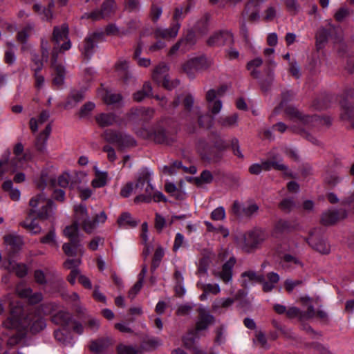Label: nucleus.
I'll list each match as a JSON object with an SVG mask.
<instances>
[{
	"label": "nucleus",
	"instance_id": "1",
	"mask_svg": "<svg viewBox=\"0 0 354 354\" xmlns=\"http://www.w3.org/2000/svg\"><path fill=\"white\" fill-rule=\"evenodd\" d=\"M29 206L30 216L35 215L41 221L55 218L56 205L51 199L46 198L43 194L32 197L29 201Z\"/></svg>",
	"mask_w": 354,
	"mask_h": 354
},
{
	"label": "nucleus",
	"instance_id": "2",
	"mask_svg": "<svg viewBox=\"0 0 354 354\" xmlns=\"http://www.w3.org/2000/svg\"><path fill=\"white\" fill-rule=\"evenodd\" d=\"M150 173L146 169L140 172L135 185V189L142 190L145 188V194L137 196L134 199L135 203H149L151 201L153 193V187L150 183Z\"/></svg>",
	"mask_w": 354,
	"mask_h": 354
},
{
	"label": "nucleus",
	"instance_id": "3",
	"mask_svg": "<svg viewBox=\"0 0 354 354\" xmlns=\"http://www.w3.org/2000/svg\"><path fill=\"white\" fill-rule=\"evenodd\" d=\"M212 62L205 57H199L190 59L183 65V71L190 78L193 79L196 73L202 70H205L211 66Z\"/></svg>",
	"mask_w": 354,
	"mask_h": 354
},
{
	"label": "nucleus",
	"instance_id": "4",
	"mask_svg": "<svg viewBox=\"0 0 354 354\" xmlns=\"http://www.w3.org/2000/svg\"><path fill=\"white\" fill-rule=\"evenodd\" d=\"M69 28L66 24H63L60 26H55L53 28L52 41L54 43V47L57 48V52L59 46V43L64 41L60 46V50H68L71 47V41L68 39ZM54 48H53V50Z\"/></svg>",
	"mask_w": 354,
	"mask_h": 354
},
{
	"label": "nucleus",
	"instance_id": "5",
	"mask_svg": "<svg viewBox=\"0 0 354 354\" xmlns=\"http://www.w3.org/2000/svg\"><path fill=\"white\" fill-rule=\"evenodd\" d=\"M233 35L227 30H218L212 34L207 39V44L211 47H220L234 44Z\"/></svg>",
	"mask_w": 354,
	"mask_h": 354
},
{
	"label": "nucleus",
	"instance_id": "6",
	"mask_svg": "<svg viewBox=\"0 0 354 354\" xmlns=\"http://www.w3.org/2000/svg\"><path fill=\"white\" fill-rule=\"evenodd\" d=\"M147 138L158 144L171 145L175 140L174 135L166 131L160 126H156L148 131Z\"/></svg>",
	"mask_w": 354,
	"mask_h": 354
},
{
	"label": "nucleus",
	"instance_id": "7",
	"mask_svg": "<svg viewBox=\"0 0 354 354\" xmlns=\"http://www.w3.org/2000/svg\"><path fill=\"white\" fill-rule=\"evenodd\" d=\"M197 149L201 156V158L209 163L217 162L223 158L221 151H215L208 147L205 140H199L197 144Z\"/></svg>",
	"mask_w": 354,
	"mask_h": 354
},
{
	"label": "nucleus",
	"instance_id": "8",
	"mask_svg": "<svg viewBox=\"0 0 354 354\" xmlns=\"http://www.w3.org/2000/svg\"><path fill=\"white\" fill-rule=\"evenodd\" d=\"M23 330L29 328L32 333H39L46 327L44 319L35 313H29L24 319Z\"/></svg>",
	"mask_w": 354,
	"mask_h": 354
},
{
	"label": "nucleus",
	"instance_id": "9",
	"mask_svg": "<svg viewBox=\"0 0 354 354\" xmlns=\"http://www.w3.org/2000/svg\"><path fill=\"white\" fill-rule=\"evenodd\" d=\"M104 35L103 32H95L85 38L82 47V55L86 59L91 58L97 43L103 40Z\"/></svg>",
	"mask_w": 354,
	"mask_h": 354
},
{
	"label": "nucleus",
	"instance_id": "10",
	"mask_svg": "<svg viewBox=\"0 0 354 354\" xmlns=\"http://www.w3.org/2000/svg\"><path fill=\"white\" fill-rule=\"evenodd\" d=\"M268 237L267 234L262 230H254L243 235L245 246L247 248H254L262 243Z\"/></svg>",
	"mask_w": 354,
	"mask_h": 354
},
{
	"label": "nucleus",
	"instance_id": "11",
	"mask_svg": "<svg viewBox=\"0 0 354 354\" xmlns=\"http://www.w3.org/2000/svg\"><path fill=\"white\" fill-rule=\"evenodd\" d=\"M339 118L348 129H354V106L346 100L341 102Z\"/></svg>",
	"mask_w": 354,
	"mask_h": 354
},
{
	"label": "nucleus",
	"instance_id": "12",
	"mask_svg": "<svg viewBox=\"0 0 354 354\" xmlns=\"http://www.w3.org/2000/svg\"><path fill=\"white\" fill-rule=\"evenodd\" d=\"M346 216V212L343 209H328L322 214L320 223L325 226L333 225L345 218Z\"/></svg>",
	"mask_w": 354,
	"mask_h": 354
},
{
	"label": "nucleus",
	"instance_id": "13",
	"mask_svg": "<svg viewBox=\"0 0 354 354\" xmlns=\"http://www.w3.org/2000/svg\"><path fill=\"white\" fill-rule=\"evenodd\" d=\"M51 67L55 72L53 83L58 87H60L64 82L65 68L61 64L57 63V52L56 47L52 50Z\"/></svg>",
	"mask_w": 354,
	"mask_h": 354
},
{
	"label": "nucleus",
	"instance_id": "14",
	"mask_svg": "<svg viewBox=\"0 0 354 354\" xmlns=\"http://www.w3.org/2000/svg\"><path fill=\"white\" fill-rule=\"evenodd\" d=\"M303 120L304 126L308 129H319L322 127H329L332 124V119L329 116L309 115Z\"/></svg>",
	"mask_w": 354,
	"mask_h": 354
},
{
	"label": "nucleus",
	"instance_id": "15",
	"mask_svg": "<svg viewBox=\"0 0 354 354\" xmlns=\"http://www.w3.org/2000/svg\"><path fill=\"white\" fill-rule=\"evenodd\" d=\"M194 98L192 95L187 93L183 100L184 111L181 113L182 118L185 121H191L194 118V114H198L199 106H194Z\"/></svg>",
	"mask_w": 354,
	"mask_h": 354
},
{
	"label": "nucleus",
	"instance_id": "16",
	"mask_svg": "<svg viewBox=\"0 0 354 354\" xmlns=\"http://www.w3.org/2000/svg\"><path fill=\"white\" fill-rule=\"evenodd\" d=\"M197 119L198 124L201 127L209 128L212 125L213 118L208 114H203L201 109L198 114H194V118L191 121H185L187 122V129L189 133H194L196 130L194 124L195 120Z\"/></svg>",
	"mask_w": 354,
	"mask_h": 354
},
{
	"label": "nucleus",
	"instance_id": "17",
	"mask_svg": "<svg viewBox=\"0 0 354 354\" xmlns=\"http://www.w3.org/2000/svg\"><path fill=\"white\" fill-rule=\"evenodd\" d=\"M154 115V110L151 108L138 107L131 109L129 115V120L133 121L147 122Z\"/></svg>",
	"mask_w": 354,
	"mask_h": 354
},
{
	"label": "nucleus",
	"instance_id": "18",
	"mask_svg": "<svg viewBox=\"0 0 354 354\" xmlns=\"http://www.w3.org/2000/svg\"><path fill=\"white\" fill-rule=\"evenodd\" d=\"M264 171H270L272 169L281 171L284 172V174L292 177L291 171L288 169V167L282 163V160L278 156H274L272 158L265 161H262Z\"/></svg>",
	"mask_w": 354,
	"mask_h": 354
},
{
	"label": "nucleus",
	"instance_id": "19",
	"mask_svg": "<svg viewBox=\"0 0 354 354\" xmlns=\"http://www.w3.org/2000/svg\"><path fill=\"white\" fill-rule=\"evenodd\" d=\"M198 316L196 323V331H201L207 329L209 325L215 322V318L204 308L198 310Z\"/></svg>",
	"mask_w": 354,
	"mask_h": 354
},
{
	"label": "nucleus",
	"instance_id": "20",
	"mask_svg": "<svg viewBox=\"0 0 354 354\" xmlns=\"http://www.w3.org/2000/svg\"><path fill=\"white\" fill-rule=\"evenodd\" d=\"M236 262L235 257H230L223 265L221 271L214 273V275L218 277L225 283L230 282L232 279V270Z\"/></svg>",
	"mask_w": 354,
	"mask_h": 354
},
{
	"label": "nucleus",
	"instance_id": "21",
	"mask_svg": "<svg viewBox=\"0 0 354 354\" xmlns=\"http://www.w3.org/2000/svg\"><path fill=\"white\" fill-rule=\"evenodd\" d=\"M129 68V62L124 59H120L115 64V71L118 76L126 84L133 80V77Z\"/></svg>",
	"mask_w": 354,
	"mask_h": 354
},
{
	"label": "nucleus",
	"instance_id": "22",
	"mask_svg": "<svg viewBox=\"0 0 354 354\" xmlns=\"http://www.w3.org/2000/svg\"><path fill=\"white\" fill-rule=\"evenodd\" d=\"M95 121L102 128L120 124L117 115L112 113L98 114L95 116Z\"/></svg>",
	"mask_w": 354,
	"mask_h": 354
},
{
	"label": "nucleus",
	"instance_id": "23",
	"mask_svg": "<svg viewBox=\"0 0 354 354\" xmlns=\"http://www.w3.org/2000/svg\"><path fill=\"white\" fill-rule=\"evenodd\" d=\"M308 243L316 251L326 254L330 252V245L326 241L322 239H315L313 237L312 234L307 239Z\"/></svg>",
	"mask_w": 354,
	"mask_h": 354
},
{
	"label": "nucleus",
	"instance_id": "24",
	"mask_svg": "<svg viewBox=\"0 0 354 354\" xmlns=\"http://www.w3.org/2000/svg\"><path fill=\"white\" fill-rule=\"evenodd\" d=\"M3 267L9 272H15L19 278L24 277L28 273V269L25 264L14 263L11 260L4 262Z\"/></svg>",
	"mask_w": 354,
	"mask_h": 354
},
{
	"label": "nucleus",
	"instance_id": "25",
	"mask_svg": "<svg viewBox=\"0 0 354 354\" xmlns=\"http://www.w3.org/2000/svg\"><path fill=\"white\" fill-rule=\"evenodd\" d=\"M36 216L35 215L30 216L29 212H28V216L26 219L20 223V226L27 230L32 234H38L41 232V227L36 222Z\"/></svg>",
	"mask_w": 354,
	"mask_h": 354
},
{
	"label": "nucleus",
	"instance_id": "26",
	"mask_svg": "<svg viewBox=\"0 0 354 354\" xmlns=\"http://www.w3.org/2000/svg\"><path fill=\"white\" fill-rule=\"evenodd\" d=\"M241 284L243 288H247L250 282H259L262 283L265 281V278L262 274H257V272L252 270L243 272L241 274Z\"/></svg>",
	"mask_w": 354,
	"mask_h": 354
},
{
	"label": "nucleus",
	"instance_id": "27",
	"mask_svg": "<svg viewBox=\"0 0 354 354\" xmlns=\"http://www.w3.org/2000/svg\"><path fill=\"white\" fill-rule=\"evenodd\" d=\"M51 321L57 324L63 326L64 328L68 327L72 322L71 315L66 312L59 311L51 317Z\"/></svg>",
	"mask_w": 354,
	"mask_h": 354
},
{
	"label": "nucleus",
	"instance_id": "28",
	"mask_svg": "<svg viewBox=\"0 0 354 354\" xmlns=\"http://www.w3.org/2000/svg\"><path fill=\"white\" fill-rule=\"evenodd\" d=\"M107 218L104 212H101L96 214L95 218L90 221L86 222L84 225V230L87 233H91L98 225L99 223H104Z\"/></svg>",
	"mask_w": 354,
	"mask_h": 354
},
{
	"label": "nucleus",
	"instance_id": "29",
	"mask_svg": "<svg viewBox=\"0 0 354 354\" xmlns=\"http://www.w3.org/2000/svg\"><path fill=\"white\" fill-rule=\"evenodd\" d=\"M64 235L72 241V243L76 244L77 241H81L80 234L78 233V224L73 222L70 225L66 226L64 230Z\"/></svg>",
	"mask_w": 354,
	"mask_h": 354
},
{
	"label": "nucleus",
	"instance_id": "30",
	"mask_svg": "<svg viewBox=\"0 0 354 354\" xmlns=\"http://www.w3.org/2000/svg\"><path fill=\"white\" fill-rule=\"evenodd\" d=\"M168 71L169 66L165 63H160L153 71V80L160 84L162 79L168 76Z\"/></svg>",
	"mask_w": 354,
	"mask_h": 354
},
{
	"label": "nucleus",
	"instance_id": "31",
	"mask_svg": "<svg viewBox=\"0 0 354 354\" xmlns=\"http://www.w3.org/2000/svg\"><path fill=\"white\" fill-rule=\"evenodd\" d=\"M111 344V341L109 338H102L95 341H93L90 345V350L97 354L103 353Z\"/></svg>",
	"mask_w": 354,
	"mask_h": 354
},
{
	"label": "nucleus",
	"instance_id": "32",
	"mask_svg": "<svg viewBox=\"0 0 354 354\" xmlns=\"http://www.w3.org/2000/svg\"><path fill=\"white\" fill-rule=\"evenodd\" d=\"M75 218L74 222H76L78 225L80 224L84 229V224L90 221L85 206L80 205L75 207Z\"/></svg>",
	"mask_w": 354,
	"mask_h": 354
},
{
	"label": "nucleus",
	"instance_id": "33",
	"mask_svg": "<svg viewBox=\"0 0 354 354\" xmlns=\"http://www.w3.org/2000/svg\"><path fill=\"white\" fill-rule=\"evenodd\" d=\"M180 24L176 23L173 26L167 29H157L155 31L156 37L172 38L175 37L178 32Z\"/></svg>",
	"mask_w": 354,
	"mask_h": 354
},
{
	"label": "nucleus",
	"instance_id": "34",
	"mask_svg": "<svg viewBox=\"0 0 354 354\" xmlns=\"http://www.w3.org/2000/svg\"><path fill=\"white\" fill-rule=\"evenodd\" d=\"M84 99V93L81 91H73L67 98L64 105L66 109H71L75 106L79 102Z\"/></svg>",
	"mask_w": 354,
	"mask_h": 354
},
{
	"label": "nucleus",
	"instance_id": "35",
	"mask_svg": "<svg viewBox=\"0 0 354 354\" xmlns=\"http://www.w3.org/2000/svg\"><path fill=\"white\" fill-rule=\"evenodd\" d=\"M180 41L183 44V51L186 52L189 50L196 44L195 32L192 30H188Z\"/></svg>",
	"mask_w": 354,
	"mask_h": 354
},
{
	"label": "nucleus",
	"instance_id": "36",
	"mask_svg": "<svg viewBox=\"0 0 354 354\" xmlns=\"http://www.w3.org/2000/svg\"><path fill=\"white\" fill-rule=\"evenodd\" d=\"M23 319L19 321L15 316H10L5 321H3L2 326L4 328L8 330L15 329L17 331H21L22 327Z\"/></svg>",
	"mask_w": 354,
	"mask_h": 354
},
{
	"label": "nucleus",
	"instance_id": "37",
	"mask_svg": "<svg viewBox=\"0 0 354 354\" xmlns=\"http://www.w3.org/2000/svg\"><path fill=\"white\" fill-rule=\"evenodd\" d=\"M3 239L5 243L10 245L14 250H20L24 245L22 237L18 235H6L3 237Z\"/></svg>",
	"mask_w": 354,
	"mask_h": 354
},
{
	"label": "nucleus",
	"instance_id": "38",
	"mask_svg": "<svg viewBox=\"0 0 354 354\" xmlns=\"http://www.w3.org/2000/svg\"><path fill=\"white\" fill-rule=\"evenodd\" d=\"M120 226L135 227L138 225V221L135 220L128 212L122 213L118 219Z\"/></svg>",
	"mask_w": 354,
	"mask_h": 354
},
{
	"label": "nucleus",
	"instance_id": "39",
	"mask_svg": "<svg viewBox=\"0 0 354 354\" xmlns=\"http://www.w3.org/2000/svg\"><path fill=\"white\" fill-rule=\"evenodd\" d=\"M152 87L149 82H145L142 88L133 94V100L138 102H141L145 97L151 95Z\"/></svg>",
	"mask_w": 354,
	"mask_h": 354
},
{
	"label": "nucleus",
	"instance_id": "40",
	"mask_svg": "<svg viewBox=\"0 0 354 354\" xmlns=\"http://www.w3.org/2000/svg\"><path fill=\"white\" fill-rule=\"evenodd\" d=\"M238 115L234 113L231 115L222 116L218 118V124L224 128H231L237 125Z\"/></svg>",
	"mask_w": 354,
	"mask_h": 354
},
{
	"label": "nucleus",
	"instance_id": "41",
	"mask_svg": "<svg viewBox=\"0 0 354 354\" xmlns=\"http://www.w3.org/2000/svg\"><path fill=\"white\" fill-rule=\"evenodd\" d=\"M81 241H77L76 244L72 243V241L64 243L62 245V250L64 254L68 257H75L77 254L78 251L81 250Z\"/></svg>",
	"mask_w": 354,
	"mask_h": 354
},
{
	"label": "nucleus",
	"instance_id": "42",
	"mask_svg": "<svg viewBox=\"0 0 354 354\" xmlns=\"http://www.w3.org/2000/svg\"><path fill=\"white\" fill-rule=\"evenodd\" d=\"M55 339L62 345L66 346L71 343V336L69 332L64 333L63 330L57 329L54 331Z\"/></svg>",
	"mask_w": 354,
	"mask_h": 354
},
{
	"label": "nucleus",
	"instance_id": "43",
	"mask_svg": "<svg viewBox=\"0 0 354 354\" xmlns=\"http://www.w3.org/2000/svg\"><path fill=\"white\" fill-rule=\"evenodd\" d=\"M70 182V175L68 173H63L59 175L56 180L55 178L50 179V183L52 187H55L57 184L62 187H67Z\"/></svg>",
	"mask_w": 354,
	"mask_h": 354
},
{
	"label": "nucleus",
	"instance_id": "44",
	"mask_svg": "<svg viewBox=\"0 0 354 354\" xmlns=\"http://www.w3.org/2000/svg\"><path fill=\"white\" fill-rule=\"evenodd\" d=\"M324 183L330 187L336 186L342 180V178L335 172L327 171L325 174Z\"/></svg>",
	"mask_w": 354,
	"mask_h": 354
},
{
	"label": "nucleus",
	"instance_id": "45",
	"mask_svg": "<svg viewBox=\"0 0 354 354\" xmlns=\"http://www.w3.org/2000/svg\"><path fill=\"white\" fill-rule=\"evenodd\" d=\"M25 338V333L21 331H17L15 334L10 335L7 340L6 346L10 348L20 344Z\"/></svg>",
	"mask_w": 354,
	"mask_h": 354
},
{
	"label": "nucleus",
	"instance_id": "46",
	"mask_svg": "<svg viewBox=\"0 0 354 354\" xmlns=\"http://www.w3.org/2000/svg\"><path fill=\"white\" fill-rule=\"evenodd\" d=\"M107 177L108 175L106 172H100L97 171L95 173V177L91 183L93 187L99 188L105 186L107 182Z\"/></svg>",
	"mask_w": 354,
	"mask_h": 354
},
{
	"label": "nucleus",
	"instance_id": "47",
	"mask_svg": "<svg viewBox=\"0 0 354 354\" xmlns=\"http://www.w3.org/2000/svg\"><path fill=\"white\" fill-rule=\"evenodd\" d=\"M292 129L293 132L299 134L301 136L306 138V140L312 142L313 145H319L321 144L320 142L316 138H315L313 136L309 133L305 129L299 127H294Z\"/></svg>",
	"mask_w": 354,
	"mask_h": 354
},
{
	"label": "nucleus",
	"instance_id": "48",
	"mask_svg": "<svg viewBox=\"0 0 354 354\" xmlns=\"http://www.w3.org/2000/svg\"><path fill=\"white\" fill-rule=\"evenodd\" d=\"M121 132L112 129H107L102 133L103 138L108 142L117 144L118 143Z\"/></svg>",
	"mask_w": 354,
	"mask_h": 354
},
{
	"label": "nucleus",
	"instance_id": "49",
	"mask_svg": "<svg viewBox=\"0 0 354 354\" xmlns=\"http://www.w3.org/2000/svg\"><path fill=\"white\" fill-rule=\"evenodd\" d=\"M234 302V299L232 298L217 299L212 304V310L217 312L221 308H227L231 306Z\"/></svg>",
	"mask_w": 354,
	"mask_h": 354
},
{
	"label": "nucleus",
	"instance_id": "50",
	"mask_svg": "<svg viewBox=\"0 0 354 354\" xmlns=\"http://www.w3.org/2000/svg\"><path fill=\"white\" fill-rule=\"evenodd\" d=\"M118 145L120 148L133 147L136 145V140L130 135L121 132Z\"/></svg>",
	"mask_w": 354,
	"mask_h": 354
},
{
	"label": "nucleus",
	"instance_id": "51",
	"mask_svg": "<svg viewBox=\"0 0 354 354\" xmlns=\"http://www.w3.org/2000/svg\"><path fill=\"white\" fill-rule=\"evenodd\" d=\"M330 35V31L326 28H320L316 34V42L318 48H321L322 46L327 41Z\"/></svg>",
	"mask_w": 354,
	"mask_h": 354
},
{
	"label": "nucleus",
	"instance_id": "52",
	"mask_svg": "<svg viewBox=\"0 0 354 354\" xmlns=\"http://www.w3.org/2000/svg\"><path fill=\"white\" fill-rule=\"evenodd\" d=\"M162 344L161 340L158 337H151L143 342L142 347L145 351H152Z\"/></svg>",
	"mask_w": 354,
	"mask_h": 354
},
{
	"label": "nucleus",
	"instance_id": "53",
	"mask_svg": "<svg viewBox=\"0 0 354 354\" xmlns=\"http://www.w3.org/2000/svg\"><path fill=\"white\" fill-rule=\"evenodd\" d=\"M214 177L209 170H204L202 171L199 177L194 179L195 183L199 186L203 183L209 184L213 181Z\"/></svg>",
	"mask_w": 354,
	"mask_h": 354
},
{
	"label": "nucleus",
	"instance_id": "54",
	"mask_svg": "<svg viewBox=\"0 0 354 354\" xmlns=\"http://www.w3.org/2000/svg\"><path fill=\"white\" fill-rule=\"evenodd\" d=\"M259 209V206L254 203H250L243 206V217L252 218L257 214Z\"/></svg>",
	"mask_w": 354,
	"mask_h": 354
},
{
	"label": "nucleus",
	"instance_id": "55",
	"mask_svg": "<svg viewBox=\"0 0 354 354\" xmlns=\"http://www.w3.org/2000/svg\"><path fill=\"white\" fill-rule=\"evenodd\" d=\"M55 232L54 229H51L45 236L40 239V242L44 244H49L51 246L57 248L58 244L55 239Z\"/></svg>",
	"mask_w": 354,
	"mask_h": 354
},
{
	"label": "nucleus",
	"instance_id": "56",
	"mask_svg": "<svg viewBox=\"0 0 354 354\" xmlns=\"http://www.w3.org/2000/svg\"><path fill=\"white\" fill-rule=\"evenodd\" d=\"M286 113L292 118H297L299 120L301 125H304V118L308 115H304L293 106H288L285 110Z\"/></svg>",
	"mask_w": 354,
	"mask_h": 354
},
{
	"label": "nucleus",
	"instance_id": "57",
	"mask_svg": "<svg viewBox=\"0 0 354 354\" xmlns=\"http://www.w3.org/2000/svg\"><path fill=\"white\" fill-rule=\"evenodd\" d=\"M115 7V2L113 0H106L103 2L102 6H101V14L102 15V17H109L114 10Z\"/></svg>",
	"mask_w": 354,
	"mask_h": 354
},
{
	"label": "nucleus",
	"instance_id": "58",
	"mask_svg": "<svg viewBox=\"0 0 354 354\" xmlns=\"http://www.w3.org/2000/svg\"><path fill=\"white\" fill-rule=\"evenodd\" d=\"M212 142L214 147L220 151L226 150L229 147L227 142L218 135H214Z\"/></svg>",
	"mask_w": 354,
	"mask_h": 354
},
{
	"label": "nucleus",
	"instance_id": "59",
	"mask_svg": "<svg viewBox=\"0 0 354 354\" xmlns=\"http://www.w3.org/2000/svg\"><path fill=\"white\" fill-rule=\"evenodd\" d=\"M32 30V27L31 26H27L24 29L18 32L17 35V41L23 44H26Z\"/></svg>",
	"mask_w": 354,
	"mask_h": 354
},
{
	"label": "nucleus",
	"instance_id": "60",
	"mask_svg": "<svg viewBox=\"0 0 354 354\" xmlns=\"http://www.w3.org/2000/svg\"><path fill=\"white\" fill-rule=\"evenodd\" d=\"M104 101L107 104H113L119 102L122 100V96L119 93H113L106 92L103 97Z\"/></svg>",
	"mask_w": 354,
	"mask_h": 354
},
{
	"label": "nucleus",
	"instance_id": "61",
	"mask_svg": "<svg viewBox=\"0 0 354 354\" xmlns=\"http://www.w3.org/2000/svg\"><path fill=\"white\" fill-rule=\"evenodd\" d=\"M44 59H40L39 55L37 53H32L31 61L33 63L32 70L34 72H40L44 66L43 61Z\"/></svg>",
	"mask_w": 354,
	"mask_h": 354
},
{
	"label": "nucleus",
	"instance_id": "62",
	"mask_svg": "<svg viewBox=\"0 0 354 354\" xmlns=\"http://www.w3.org/2000/svg\"><path fill=\"white\" fill-rule=\"evenodd\" d=\"M95 105L93 102H88L85 103L79 111L80 118H85L90 115L91 112L94 109Z\"/></svg>",
	"mask_w": 354,
	"mask_h": 354
},
{
	"label": "nucleus",
	"instance_id": "63",
	"mask_svg": "<svg viewBox=\"0 0 354 354\" xmlns=\"http://www.w3.org/2000/svg\"><path fill=\"white\" fill-rule=\"evenodd\" d=\"M118 354H140L141 351L133 346L120 345L118 346Z\"/></svg>",
	"mask_w": 354,
	"mask_h": 354
},
{
	"label": "nucleus",
	"instance_id": "64",
	"mask_svg": "<svg viewBox=\"0 0 354 354\" xmlns=\"http://www.w3.org/2000/svg\"><path fill=\"white\" fill-rule=\"evenodd\" d=\"M162 12V9L160 6L156 4H152L150 10V17L153 22H157L160 19Z\"/></svg>",
	"mask_w": 354,
	"mask_h": 354
}]
</instances>
